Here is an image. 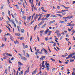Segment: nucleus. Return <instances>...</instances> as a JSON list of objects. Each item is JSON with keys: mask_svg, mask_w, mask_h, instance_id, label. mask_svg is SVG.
<instances>
[{"mask_svg": "<svg viewBox=\"0 0 75 75\" xmlns=\"http://www.w3.org/2000/svg\"><path fill=\"white\" fill-rule=\"evenodd\" d=\"M38 16H40V15H38L37 14H36L35 16L34 19L35 21H36V20H37V18H38Z\"/></svg>", "mask_w": 75, "mask_h": 75, "instance_id": "nucleus-1", "label": "nucleus"}, {"mask_svg": "<svg viewBox=\"0 0 75 75\" xmlns=\"http://www.w3.org/2000/svg\"><path fill=\"white\" fill-rule=\"evenodd\" d=\"M18 63L19 65H18V67H21V65H23V64H22L20 62H18Z\"/></svg>", "mask_w": 75, "mask_h": 75, "instance_id": "nucleus-2", "label": "nucleus"}, {"mask_svg": "<svg viewBox=\"0 0 75 75\" xmlns=\"http://www.w3.org/2000/svg\"><path fill=\"white\" fill-rule=\"evenodd\" d=\"M47 16H46V18H48V17H50V16H51V14H47Z\"/></svg>", "mask_w": 75, "mask_h": 75, "instance_id": "nucleus-3", "label": "nucleus"}, {"mask_svg": "<svg viewBox=\"0 0 75 75\" xmlns=\"http://www.w3.org/2000/svg\"><path fill=\"white\" fill-rule=\"evenodd\" d=\"M45 57V56H42L41 58L40 59H42V61H43L44 58Z\"/></svg>", "mask_w": 75, "mask_h": 75, "instance_id": "nucleus-4", "label": "nucleus"}, {"mask_svg": "<svg viewBox=\"0 0 75 75\" xmlns=\"http://www.w3.org/2000/svg\"><path fill=\"white\" fill-rule=\"evenodd\" d=\"M67 55H68L67 53H66L65 54L62 55V57H63V58H65V57H66V56H67Z\"/></svg>", "mask_w": 75, "mask_h": 75, "instance_id": "nucleus-5", "label": "nucleus"}, {"mask_svg": "<svg viewBox=\"0 0 75 75\" xmlns=\"http://www.w3.org/2000/svg\"><path fill=\"white\" fill-rule=\"evenodd\" d=\"M67 20H66V19H65V21H62L60 22L61 23H65V22H67Z\"/></svg>", "mask_w": 75, "mask_h": 75, "instance_id": "nucleus-6", "label": "nucleus"}, {"mask_svg": "<svg viewBox=\"0 0 75 75\" xmlns=\"http://www.w3.org/2000/svg\"><path fill=\"white\" fill-rule=\"evenodd\" d=\"M36 72H37V71H34L33 72L32 75H34V74H35Z\"/></svg>", "mask_w": 75, "mask_h": 75, "instance_id": "nucleus-7", "label": "nucleus"}, {"mask_svg": "<svg viewBox=\"0 0 75 75\" xmlns=\"http://www.w3.org/2000/svg\"><path fill=\"white\" fill-rule=\"evenodd\" d=\"M15 35L16 36H20V35L19 33H15Z\"/></svg>", "mask_w": 75, "mask_h": 75, "instance_id": "nucleus-8", "label": "nucleus"}, {"mask_svg": "<svg viewBox=\"0 0 75 75\" xmlns=\"http://www.w3.org/2000/svg\"><path fill=\"white\" fill-rule=\"evenodd\" d=\"M31 18V16H30L28 18V19H27V21H28V22L29 21H30V19Z\"/></svg>", "mask_w": 75, "mask_h": 75, "instance_id": "nucleus-9", "label": "nucleus"}, {"mask_svg": "<svg viewBox=\"0 0 75 75\" xmlns=\"http://www.w3.org/2000/svg\"><path fill=\"white\" fill-rule=\"evenodd\" d=\"M29 1L30 3H31L32 5H33V6H34V5L33 4V3L31 2V0H29ZM32 2H33V0H32Z\"/></svg>", "mask_w": 75, "mask_h": 75, "instance_id": "nucleus-10", "label": "nucleus"}, {"mask_svg": "<svg viewBox=\"0 0 75 75\" xmlns=\"http://www.w3.org/2000/svg\"><path fill=\"white\" fill-rule=\"evenodd\" d=\"M74 25H75L74 24L71 25V24H70L69 25H68L67 26H74Z\"/></svg>", "mask_w": 75, "mask_h": 75, "instance_id": "nucleus-11", "label": "nucleus"}, {"mask_svg": "<svg viewBox=\"0 0 75 75\" xmlns=\"http://www.w3.org/2000/svg\"><path fill=\"white\" fill-rule=\"evenodd\" d=\"M26 57L27 58H28L29 57V54H28V53H27L26 54Z\"/></svg>", "mask_w": 75, "mask_h": 75, "instance_id": "nucleus-12", "label": "nucleus"}, {"mask_svg": "<svg viewBox=\"0 0 75 75\" xmlns=\"http://www.w3.org/2000/svg\"><path fill=\"white\" fill-rule=\"evenodd\" d=\"M17 28H18V30L19 31V32H20V26H17Z\"/></svg>", "mask_w": 75, "mask_h": 75, "instance_id": "nucleus-13", "label": "nucleus"}, {"mask_svg": "<svg viewBox=\"0 0 75 75\" xmlns=\"http://www.w3.org/2000/svg\"><path fill=\"white\" fill-rule=\"evenodd\" d=\"M57 16L55 15H51L50 16V17H57Z\"/></svg>", "mask_w": 75, "mask_h": 75, "instance_id": "nucleus-14", "label": "nucleus"}, {"mask_svg": "<svg viewBox=\"0 0 75 75\" xmlns=\"http://www.w3.org/2000/svg\"><path fill=\"white\" fill-rule=\"evenodd\" d=\"M22 18L24 20H25L27 18V17L26 16H24L22 17Z\"/></svg>", "mask_w": 75, "mask_h": 75, "instance_id": "nucleus-15", "label": "nucleus"}, {"mask_svg": "<svg viewBox=\"0 0 75 75\" xmlns=\"http://www.w3.org/2000/svg\"><path fill=\"white\" fill-rule=\"evenodd\" d=\"M46 24L47 23H45V24L43 26L41 27L42 28H44V27H45V26L46 25Z\"/></svg>", "mask_w": 75, "mask_h": 75, "instance_id": "nucleus-16", "label": "nucleus"}, {"mask_svg": "<svg viewBox=\"0 0 75 75\" xmlns=\"http://www.w3.org/2000/svg\"><path fill=\"white\" fill-rule=\"evenodd\" d=\"M5 35H9V36H10V35H11V34H10L8 33H7V34H5Z\"/></svg>", "mask_w": 75, "mask_h": 75, "instance_id": "nucleus-17", "label": "nucleus"}, {"mask_svg": "<svg viewBox=\"0 0 75 75\" xmlns=\"http://www.w3.org/2000/svg\"><path fill=\"white\" fill-rule=\"evenodd\" d=\"M10 39H11V41H14V38H13V37H11L10 38Z\"/></svg>", "mask_w": 75, "mask_h": 75, "instance_id": "nucleus-18", "label": "nucleus"}, {"mask_svg": "<svg viewBox=\"0 0 75 75\" xmlns=\"http://www.w3.org/2000/svg\"><path fill=\"white\" fill-rule=\"evenodd\" d=\"M48 32H51V31H50L49 30H46L45 32V34H47V33H48Z\"/></svg>", "mask_w": 75, "mask_h": 75, "instance_id": "nucleus-19", "label": "nucleus"}, {"mask_svg": "<svg viewBox=\"0 0 75 75\" xmlns=\"http://www.w3.org/2000/svg\"><path fill=\"white\" fill-rule=\"evenodd\" d=\"M21 33H24V30L23 29H21Z\"/></svg>", "mask_w": 75, "mask_h": 75, "instance_id": "nucleus-20", "label": "nucleus"}, {"mask_svg": "<svg viewBox=\"0 0 75 75\" xmlns=\"http://www.w3.org/2000/svg\"><path fill=\"white\" fill-rule=\"evenodd\" d=\"M42 24V22H41L38 25V26H40Z\"/></svg>", "mask_w": 75, "mask_h": 75, "instance_id": "nucleus-21", "label": "nucleus"}, {"mask_svg": "<svg viewBox=\"0 0 75 75\" xmlns=\"http://www.w3.org/2000/svg\"><path fill=\"white\" fill-rule=\"evenodd\" d=\"M57 35L58 37H59L60 36H61V35L59 33H57Z\"/></svg>", "mask_w": 75, "mask_h": 75, "instance_id": "nucleus-22", "label": "nucleus"}, {"mask_svg": "<svg viewBox=\"0 0 75 75\" xmlns=\"http://www.w3.org/2000/svg\"><path fill=\"white\" fill-rule=\"evenodd\" d=\"M44 30H41L40 31V34H43V33H44Z\"/></svg>", "mask_w": 75, "mask_h": 75, "instance_id": "nucleus-23", "label": "nucleus"}, {"mask_svg": "<svg viewBox=\"0 0 75 75\" xmlns=\"http://www.w3.org/2000/svg\"><path fill=\"white\" fill-rule=\"evenodd\" d=\"M47 38H48V37H47L45 38V39L46 41H48V39H47Z\"/></svg>", "mask_w": 75, "mask_h": 75, "instance_id": "nucleus-24", "label": "nucleus"}, {"mask_svg": "<svg viewBox=\"0 0 75 75\" xmlns=\"http://www.w3.org/2000/svg\"><path fill=\"white\" fill-rule=\"evenodd\" d=\"M8 14H9V15L10 16H11V14H10V11L8 10Z\"/></svg>", "mask_w": 75, "mask_h": 75, "instance_id": "nucleus-25", "label": "nucleus"}, {"mask_svg": "<svg viewBox=\"0 0 75 75\" xmlns=\"http://www.w3.org/2000/svg\"><path fill=\"white\" fill-rule=\"evenodd\" d=\"M5 73L6 74V75H7V71L6 69H5Z\"/></svg>", "mask_w": 75, "mask_h": 75, "instance_id": "nucleus-26", "label": "nucleus"}, {"mask_svg": "<svg viewBox=\"0 0 75 75\" xmlns=\"http://www.w3.org/2000/svg\"><path fill=\"white\" fill-rule=\"evenodd\" d=\"M37 27V25H35L34 27V31H35V30H36V27Z\"/></svg>", "mask_w": 75, "mask_h": 75, "instance_id": "nucleus-27", "label": "nucleus"}, {"mask_svg": "<svg viewBox=\"0 0 75 75\" xmlns=\"http://www.w3.org/2000/svg\"><path fill=\"white\" fill-rule=\"evenodd\" d=\"M57 16H59V17H62V16L61 15H60L59 14H57Z\"/></svg>", "mask_w": 75, "mask_h": 75, "instance_id": "nucleus-28", "label": "nucleus"}, {"mask_svg": "<svg viewBox=\"0 0 75 75\" xmlns=\"http://www.w3.org/2000/svg\"><path fill=\"white\" fill-rule=\"evenodd\" d=\"M44 52H45V54H48V52H47V50H45V51H44Z\"/></svg>", "mask_w": 75, "mask_h": 75, "instance_id": "nucleus-29", "label": "nucleus"}, {"mask_svg": "<svg viewBox=\"0 0 75 75\" xmlns=\"http://www.w3.org/2000/svg\"><path fill=\"white\" fill-rule=\"evenodd\" d=\"M48 50H49V51H50V52H51V51L50 49V47H49V46H48Z\"/></svg>", "mask_w": 75, "mask_h": 75, "instance_id": "nucleus-30", "label": "nucleus"}, {"mask_svg": "<svg viewBox=\"0 0 75 75\" xmlns=\"http://www.w3.org/2000/svg\"><path fill=\"white\" fill-rule=\"evenodd\" d=\"M51 59V60H52V61H55V59H52V58H51V59Z\"/></svg>", "mask_w": 75, "mask_h": 75, "instance_id": "nucleus-31", "label": "nucleus"}, {"mask_svg": "<svg viewBox=\"0 0 75 75\" xmlns=\"http://www.w3.org/2000/svg\"><path fill=\"white\" fill-rule=\"evenodd\" d=\"M30 68V67H28V69H27V72H29V69Z\"/></svg>", "mask_w": 75, "mask_h": 75, "instance_id": "nucleus-32", "label": "nucleus"}, {"mask_svg": "<svg viewBox=\"0 0 75 75\" xmlns=\"http://www.w3.org/2000/svg\"><path fill=\"white\" fill-rule=\"evenodd\" d=\"M11 22L13 24H15V23H14V22L13 20H12V21H11Z\"/></svg>", "mask_w": 75, "mask_h": 75, "instance_id": "nucleus-33", "label": "nucleus"}, {"mask_svg": "<svg viewBox=\"0 0 75 75\" xmlns=\"http://www.w3.org/2000/svg\"><path fill=\"white\" fill-rule=\"evenodd\" d=\"M34 20L33 21H32L30 23V24H32V23H34Z\"/></svg>", "mask_w": 75, "mask_h": 75, "instance_id": "nucleus-34", "label": "nucleus"}, {"mask_svg": "<svg viewBox=\"0 0 75 75\" xmlns=\"http://www.w3.org/2000/svg\"><path fill=\"white\" fill-rule=\"evenodd\" d=\"M74 60L73 59V60H70V62H74Z\"/></svg>", "mask_w": 75, "mask_h": 75, "instance_id": "nucleus-35", "label": "nucleus"}, {"mask_svg": "<svg viewBox=\"0 0 75 75\" xmlns=\"http://www.w3.org/2000/svg\"><path fill=\"white\" fill-rule=\"evenodd\" d=\"M7 17L9 21H11V20L10 19V18H9V17H8V16Z\"/></svg>", "mask_w": 75, "mask_h": 75, "instance_id": "nucleus-36", "label": "nucleus"}, {"mask_svg": "<svg viewBox=\"0 0 75 75\" xmlns=\"http://www.w3.org/2000/svg\"><path fill=\"white\" fill-rule=\"evenodd\" d=\"M37 38L38 39V41H39V37H38V35H37Z\"/></svg>", "mask_w": 75, "mask_h": 75, "instance_id": "nucleus-37", "label": "nucleus"}, {"mask_svg": "<svg viewBox=\"0 0 75 75\" xmlns=\"http://www.w3.org/2000/svg\"><path fill=\"white\" fill-rule=\"evenodd\" d=\"M52 21H50V22L49 23V25H50V24H52Z\"/></svg>", "mask_w": 75, "mask_h": 75, "instance_id": "nucleus-38", "label": "nucleus"}, {"mask_svg": "<svg viewBox=\"0 0 75 75\" xmlns=\"http://www.w3.org/2000/svg\"><path fill=\"white\" fill-rule=\"evenodd\" d=\"M6 27L8 29L9 31H10V28L9 27H8H8L7 26H6Z\"/></svg>", "mask_w": 75, "mask_h": 75, "instance_id": "nucleus-39", "label": "nucleus"}, {"mask_svg": "<svg viewBox=\"0 0 75 75\" xmlns=\"http://www.w3.org/2000/svg\"><path fill=\"white\" fill-rule=\"evenodd\" d=\"M9 63H11V64H12V62H11V60L10 59L9 60Z\"/></svg>", "mask_w": 75, "mask_h": 75, "instance_id": "nucleus-40", "label": "nucleus"}, {"mask_svg": "<svg viewBox=\"0 0 75 75\" xmlns=\"http://www.w3.org/2000/svg\"><path fill=\"white\" fill-rule=\"evenodd\" d=\"M8 55H9L10 57H12V54H11L10 53L8 54Z\"/></svg>", "mask_w": 75, "mask_h": 75, "instance_id": "nucleus-41", "label": "nucleus"}, {"mask_svg": "<svg viewBox=\"0 0 75 75\" xmlns=\"http://www.w3.org/2000/svg\"><path fill=\"white\" fill-rule=\"evenodd\" d=\"M41 16H40L39 18H38V21H40V19H41Z\"/></svg>", "mask_w": 75, "mask_h": 75, "instance_id": "nucleus-42", "label": "nucleus"}, {"mask_svg": "<svg viewBox=\"0 0 75 75\" xmlns=\"http://www.w3.org/2000/svg\"><path fill=\"white\" fill-rule=\"evenodd\" d=\"M69 57V58H71V57H72V56L71 54L69 55L68 56Z\"/></svg>", "mask_w": 75, "mask_h": 75, "instance_id": "nucleus-43", "label": "nucleus"}, {"mask_svg": "<svg viewBox=\"0 0 75 75\" xmlns=\"http://www.w3.org/2000/svg\"><path fill=\"white\" fill-rule=\"evenodd\" d=\"M21 59H24V57H21Z\"/></svg>", "mask_w": 75, "mask_h": 75, "instance_id": "nucleus-44", "label": "nucleus"}, {"mask_svg": "<svg viewBox=\"0 0 75 75\" xmlns=\"http://www.w3.org/2000/svg\"><path fill=\"white\" fill-rule=\"evenodd\" d=\"M15 58L14 57H12L11 58V61H13V59H14Z\"/></svg>", "mask_w": 75, "mask_h": 75, "instance_id": "nucleus-45", "label": "nucleus"}, {"mask_svg": "<svg viewBox=\"0 0 75 75\" xmlns=\"http://www.w3.org/2000/svg\"><path fill=\"white\" fill-rule=\"evenodd\" d=\"M71 48H72V47L70 46L69 48V50H71Z\"/></svg>", "mask_w": 75, "mask_h": 75, "instance_id": "nucleus-46", "label": "nucleus"}, {"mask_svg": "<svg viewBox=\"0 0 75 75\" xmlns=\"http://www.w3.org/2000/svg\"><path fill=\"white\" fill-rule=\"evenodd\" d=\"M64 8H66V9L69 8V7H66L65 6H64Z\"/></svg>", "mask_w": 75, "mask_h": 75, "instance_id": "nucleus-47", "label": "nucleus"}, {"mask_svg": "<svg viewBox=\"0 0 75 75\" xmlns=\"http://www.w3.org/2000/svg\"><path fill=\"white\" fill-rule=\"evenodd\" d=\"M55 68H53L52 69V72H53V71H54V70H55Z\"/></svg>", "mask_w": 75, "mask_h": 75, "instance_id": "nucleus-48", "label": "nucleus"}, {"mask_svg": "<svg viewBox=\"0 0 75 75\" xmlns=\"http://www.w3.org/2000/svg\"><path fill=\"white\" fill-rule=\"evenodd\" d=\"M8 70H10V67L9 66L8 68Z\"/></svg>", "mask_w": 75, "mask_h": 75, "instance_id": "nucleus-49", "label": "nucleus"}, {"mask_svg": "<svg viewBox=\"0 0 75 75\" xmlns=\"http://www.w3.org/2000/svg\"><path fill=\"white\" fill-rule=\"evenodd\" d=\"M2 15H3V16H4V12H2Z\"/></svg>", "mask_w": 75, "mask_h": 75, "instance_id": "nucleus-50", "label": "nucleus"}, {"mask_svg": "<svg viewBox=\"0 0 75 75\" xmlns=\"http://www.w3.org/2000/svg\"><path fill=\"white\" fill-rule=\"evenodd\" d=\"M74 54H75V53H73L71 54H70V55H71V57H72V55H74Z\"/></svg>", "mask_w": 75, "mask_h": 75, "instance_id": "nucleus-51", "label": "nucleus"}, {"mask_svg": "<svg viewBox=\"0 0 75 75\" xmlns=\"http://www.w3.org/2000/svg\"><path fill=\"white\" fill-rule=\"evenodd\" d=\"M51 35V32H49L48 33V35Z\"/></svg>", "mask_w": 75, "mask_h": 75, "instance_id": "nucleus-52", "label": "nucleus"}, {"mask_svg": "<svg viewBox=\"0 0 75 75\" xmlns=\"http://www.w3.org/2000/svg\"><path fill=\"white\" fill-rule=\"evenodd\" d=\"M20 69H21V67H19L18 69L19 71H20Z\"/></svg>", "mask_w": 75, "mask_h": 75, "instance_id": "nucleus-53", "label": "nucleus"}, {"mask_svg": "<svg viewBox=\"0 0 75 75\" xmlns=\"http://www.w3.org/2000/svg\"><path fill=\"white\" fill-rule=\"evenodd\" d=\"M32 36H31V38H30V42H31V40H32Z\"/></svg>", "mask_w": 75, "mask_h": 75, "instance_id": "nucleus-54", "label": "nucleus"}, {"mask_svg": "<svg viewBox=\"0 0 75 75\" xmlns=\"http://www.w3.org/2000/svg\"><path fill=\"white\" fill-rule=\"evenodd\" d=\"M38 6H40V1H39V2Z\"/></svg>", "mask_w": 75, "mask_h": 75, "instance_id": "nucleus-55", "label": "nucleus"}, {"mask_svg": "<svg viewBox=\"0 0 75 75\" xmlns=\"http://www.w3.org/2000/svg\"><path fill=\"white\" fill-rule=\"evenodd\" d=\"M24 39V38L23 37H21V38L20 39V40H23Z\"/></svg>", "mask_w": 75, "mask_h": 75, "instance_id": "nucleus-56", "label": "nucleus"}, {"mask_svg": "<svg viewBox=\"0 0 75 75\" xmlns=\"http://www.w3.org/2000/svg\"><path fill=\"white\" fill-rule=\"evenodd\" d=\"M34 16H35V13H34L33 15L32 16V18H33V17H34Z\"/></svg>", "mask_w": 75, "mask_h": 75, "instance_id": "nucleus-57", "label": "nucleus"}, {"mask_svg": "<svg viewBox=\"0 0 75 75\" xmlns=\"http://www.w3.org/2000/svg\"><path fill=\"white\" fill-rule=\"evenodd\" d=\"M69 30V31L70 32V31H71V29H70L69 28V30Z\"/></svg>", "mask_w": 75, "mask_h": 75, "instance_id": "nucleus-58", "label": "nucleus"}, {"mask_svg": "<svg viewBox=\"0 0 75 75\" xmlns=\"http://www.w3.org/2000/svg\"><path fill=\"white\" fill-rule=\"evenodd\" d=\"M25 47L26 48H28V46H27V45H26L25 46Z\"/></svg>", "mask_w": 75, "mask_h": 75, "instance_id": "nucleus-59", "label": "nucleus"}, {"mask_svg": "<svg viewBox=\"0 0 75 75\" xmlns=\"http://www.w3.org/2000/svg\"><path fill=\"white\" fill-rule=\"evenodd\" d=\"M57 13H62V12H61V11H58Z\"/></svg>", "mask_w": 75, "mask_h": 75, "instance_id": "nucleus-60", "label": "nucleus"}, {"mask_svg": "<svg viewBox=\"0 0 75 75\" xmlns=\"http://www.w3.org/2000/svg\"><path fill=\"white\" fill-rule=\"evenodd\" d=\"M23 70H22L21 71V74H23Z\"/></svg>", "mask_w": 75, "mask_h": 75, "instance_id": "nucleus-61", "label": "nucleus"}, {"mask_svg": "<svg viewBox=\"0 0 75 75\" xmlns=\"http://www.w3.org/2000/svg\"><path fill=\"white\" fill-rule=\"evenodd\" d=\"M69 36L68 35V34L66 35V37H68V38L69 37V36Z\"/></svg>", "mask_w": 75, "mask_h": 75, "instance_id": "nucleus-62", "label": "nucleus"}, {"mask_svg": "<svg viewBox=\"0 0 75 75\" xmlns=\"http://www.w3.org/2000/svg\"><path fill=\"white\" fill-rule=\"evenodd\" d=\"M68 62H66L64 63V64H68Z\"/></svg>", "mask_w": 75, "mask_h": 75, "instance_id": "nucleus-63", "label": "nucleus"}, {"mask_svg": "<svg viewBox=\"0 0 75 75\" xmlns=\"http://www.w3.org/2000/svg\"><path fill=\"white\" fill-rule=\"evenodd\" d=\"M57 8H60V6H57Z\"/></svg>", "mask_w": 75, "mask_h": 75, "instance_id": "nucleus-64", "label": "nucleus"}]
</instances>
